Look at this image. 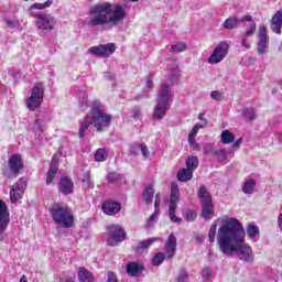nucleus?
<instances>
[{"label": "nucleus", "mask_w": 282, "mask_h": 282, "mask_svg": "<svg viewBox=\"0 0 282 282\" xmlns=\"http://www.w3.org/2000/svg\"><path fill=\"white\" fill-rule=\"evenodd\" d=\"M208 239L210 243L217 241V246L228 257L237 254L240 261L245 263H252L254 261V253L252 252V247L246 243V229L241 226V223L236 218H227L223 220L221 226L218 228L217 223H213Z\"/></svg>", "instance_id": "nucleus-1"}, {"label": "nucleus", "mask_w": 282, "mask_h": 282, "mask_svg": "<svg viewBox=\"0 0 282 282\" xmlns=\"http://www.w3.org/2000/svg\"><path fill=\"white\" fill-rule=\"evenodd\" d=\"M88 14L89 18L85 20V24L93 28L98 25L116 28L127 18L124 7L109 2H101L90 7Z\"/></svg>", "instance_id": "nucleus-2"}, {"label": "nucleus", "mask_w": 282, "mask_h": 282, "mask_svg": "<svg viewBox=\"0 0 282 282\" xmlns=\"http://www.w3.org/2000/svg\"><path fill=\"white\" fill-rule=\"evenodd\" d=\"M112 118L113 117L111 115L105 111V106H102L100 101H93L89 113L79 124V138H85V131H87L91 126L95 127L98 132L109 129Z\"/></svg>", "instance_id": "nucleus-3"}, {"label": "nucleus", "mask_w": 282, "mask_h": 282, "mask_svg": "<svg viewBox=\"0 0 282 282\" xmlns=\"http://www.w3.org/2000/svg\"><path fill=\"white\" fill-rule=\"evenodd\" d=\"M173 105V90L167 83H163L156 97L153 116L156 120H162L166 117V111Z\"/></svg>", "instance_id": "nucleus-4"}, {"label": "nucleus", "mask_w": 282, "mask_h": 282, "mask_svg": "<svg viewBox=\"0 0 282 282\" xmlns=\"http://www.w3.org/2000/svg\"><path fill=\"white\" fill-rule=\"evenodd\" d=\"M50 214L57 226H62V228H74V214H72L69 207L56 203L51 207Z\"/></svg>", "instance_id": "nucleus-5"}, {"label": "nucleus", "mask_w": 282, "mask_h": 282, "mask_svg": "<svg viewBox=\"0 0 282 282\" xmlns=\"http://www.w3.org/2000/svg\"><path fill=\"white\" fill-rule=\"evenodd\" d=\"M45 96V86L43 83H35L30 91V96L25 99V106L29 111H36L43 105V97Z\"/></svg>", "instance_id": "nucleus-6"}, {"label": "nucleus", "mask_w": 282, "mask_h": 282, "mask_svg": "<svg viewBox=\"0 0 282 282\" xmlns=\"http://www.w3.org/2000/svg\"><path fill=\"white\" fill-rule=\"evenodd\" d=\"M198 197L203 208L202 217L204 219H213V215H215V207L213 205V197L208 189H206V186H200L198 189Z\"/></svg>", "instance_id": "nucleus-7"}, {"label": "nucleus", "mask_w": 282, "mask_h": 282, "mask_svg": "<svg viewBox=\"0 0 282 282\" xmlns=\"http://www.w3.org/2000/svg\"><path fill=\"white\" fill-rule=\"evenodd\" d=\"M229 51H230V44H228V42L218 43L214 47L210 56L207 59V63L209 65H219V63H221V61H224V58L228 56Z\"/></svg>", "instance_id": "nucleus-8"}, {"label": "nucleus", "mask_w": 282, "mask_h": 282, "mask_svg": "<svg viewBox=\"0 0 282 282\" xmlns=\"http://www.w3.org/2000/svg\"><path fill=\"white\" fill-rule=\"evenodd\" d=\"M177 202H180V187L176 183H172L169 217L174 224H180V221H182V218L175 215V210L177 209Z\"/></svg>", "instance_id": "nucleus-9"}, {"label": "nucleus", "mask_w": 282, "mask_h": 282, "mask_svg": "<svg viewBox=\"0 0 282 282\" xmlns=\"http://www.w3.org/2000/svg\"><path fill=\"white\" fill-rule=\"evenodd\" d=\"M108 230V246H118V243H122L124 239H127V232L120 225H109L107 227Z\"/></svg>", "instance_id": "nucleus-10"}, {"label": "nucleus", "mask_w": 282, "mask_h": 282, "mask_svg": "<svg viewBox=\"0 0 282 282\" xmlns=\"http://www.w3.org/2000/svg\"><path fill=\"white\" fill-rule=\"evenodd\" d=\"M35 25L37 30H43L45 32H52L56 28V18L50 13H43L35 18Z\"/></svg>", "instance_id": "nucleus-11"}, {"label": "nucleus", "mask_w": 282, "mask_h": 282, "mask_svg": "<svg viewBox=\"0 0 282 282\" xmlns=\"http://www.w3.org/2000/svg\"><path fill=\"white\" fill-rule=\"evenodd\" d=\"M113 52H116L115 43L99 44L88 48V54H91L93 56H99L101 58L111 56Z\"/></svg>", "instance_id": "nucleus-12"}, {"label": "nucleus", "mask_w": 282, "mask_h": 282, "mask_svg": "<svg viewBox=\"0 0 282 282\" xmlns=\"http://www.w3.org/2000/svg\"><path fill=\"white\" fill-rule=\"evenodd\" d=\"M258 46L257 52L258 54H267L270 47V36H268V28L264 24L259 26V34H258Z\"/></svg>", "instance_id": "nucleus-13"}, {"label": "nucleus", "mask_w": 282, "mask_h": 282, "mask_svg": "<svg viewBox=\"0 0 282 282\" xmlns=\"http://www.w3.org/2000/svg\"><path fill=\"white\" fill-rule=\"evenodd\" d=\"M26 186L28 181H25V178H20L15 184L12 185L10 189L11 204H17L19 199L23 197V193H25Z\"/></svg>", "instance_id": "nucleus-14"}, {"label": "nucleus", "mask_w": 282, "mask_h": 282, "mask_svg": "<svg viewBox=\"0 0 282 282\" xmlns=\"http://www.w3.org/2000/svg\"><path fill=\"white\" fill-rule=\"evenodd\" d=\"M8 166L11 175H14V177H17V175H19V173L23 171V158L21 156V154L11 155L9 158Z\"/></svg>", "instance_id": "nucleus-15"}, {"label": "nucleus", "mask_w": 282, "mask_h": 282, "mask_svg": "<svg viewBox=\"0 0 282 282\" xmlns=\"http://www.w3.org/2000/svg\"><path fill=\"white\" fill-rule=\"evenodd\" d=\"M10 226V213L8 212V205L3 200H0V234L6 232Z\"/></svg>", "instance_id": "nucleus-16"}, {"label": "nucleus", "mask_w": 282, "mask_h": 282, "mask_svg": "<svg viewBox=\"0 0 282 282\" xmlns=\"http://www.w3.org/2000/svg\"><path fill=\"white\" fill-rule=\"evenodd\" d=\"M61 158V153L54 154L50 164V169L46 176V184L50 185L54 182V177H56V173L58 172V160Z\"/></svg>", "instance_id": "nucleus-17"}, {"label": "nucleus", "mask_w": 282, "mask_h": 282, "mask_svg": "<svg viewBox=\"0 0 282 282\" xmlns=\"http://www.w3.org/2000/svg\"><path fill=\"white\" fill-rule=\"evenodd\" d=\"M52 3H54V0H46L43 3L35 2L29 8V13L31 17H33V19H36V18L43 15V13H41L36 10H46V8H50L52 6Z\"/></svg>", "instance_id": "nucleus-18"}, {"label": "nucleus", "mask_w": 282, "mask_h": 282, "mask_svg": "<svg viewBox=\"0 0 282 282\" xmlns=\"http://www.w3.org/2000/svg\"><path fill=\"white\" fill-rule=\"evenodd\" d=\"M122 209V206L118 202L107 200L102 204L101 210L105 215H118V213Z\"/></svg>", "instance_id": "nucleus-19"}, {"label": "nucleus", "mask_w": 282, "mask_h": 282, "mask_svg": "<svg viewBox=\"0 0 282 282\" xmlns=\"http://www.w3.org/2000/svg\"><path fill=\"white\" fill-rule=\"evenodd\" d=\"M175 250H177V238L174 235H170L165 243L167 259L175 257Z\"/></svg>", "instance_id": "nucleus-20"}, {"label": "nucleus", "mask_w": 282, "mask_h": 282, "mask_svg": "<svg viewBox=\"0 0 282 282\" xmlns=\"http://www.w3.org/2000/svg\"><path fill=\"white\" fill-rule=\"evenodd\" d=\"M59 191L63 195H72L74 193V183L67 176H62L59 180Z\"/></svg>", "instance_id": "nucleus-21"}, {"label": "nucleus", "mask_w": 282, "mask_h": 282, "mask_svg": "<svg viewBox=\"0 0 282 282\" xmlns=\"http://www.w3.org/2000/svg\"><path fill=\"white\" fill-rule=\"evenodd\" d=\"M126 270L129 276H140V273L144 272V265L138 262H129Z\"/></svg>", "instance_id": "nucleus-22"}, {"label": "nucleus", "mask_w": 282, "mask_h": 282, "mask_svg": "<svg viewBox=\"0 0 282 282\" xmlns=\"http://www.w3.org/2000/svg\"><path fill=\"white\" fill-rule=\"evenodd\" d=\"M281 28H282V11H278L271 20V30L275 34H281Z\"/></svg>", "instance_id": "nucleus-23"}, {"label": "nucleus", "mask_w": 282, "mask_h": 282, "mask_svg": "<svg viewBox=\"0 0 282 282\" xmlns=\"http://www.w3.org/2000/svg\"><path fill=\"white\" fill-rule=\"evenodd\" d=\"M159 215H160V194H156L155 200H154V213L148 219L149 227H151L152 225L155 224V221H158Z\"/></svg>", "instance_id": "nucleus-24"}, {"label": "nucleus", "mask_w": 282, "mask_h": 282, "mask_svg": "<svg viewBox=\"0 0 282 282\" xmlns=\"http://www.w3.org/2000/svg\"><path fill=\"white\" fill-rule=\"evenodd\" d=\"M247 235L248 238L253 241V243H257V241H259V226L250 223L247 227Z\"/></svg>", "instance_id": "nucleus-25"}, {"label": "nucleus", "mask_w": 282, "mask_h": 282, "mask_svg": "<svg viewBox=\"0 0 282 282\" xmlns=\"http://www.w3.org/2000/svg\"><path fill=\"white\" fill-rule=\"evenodd\" d=\"M256 186L257 181L249 178L242 184V193H245V195H252V193H254Z\"/></svg>", "instance_id": "nucleus-26"}, {"label": "nucleus", "mask_w": 282, "mask_h": 282, "mask_svg": "<svg viewBox=\"0 0 282 282\" xmlns=\"http://www.w3.org/2000/svg\"><path fill=\"white\" fill-rule=\"evenodd\" d=\"M134 149H139V151L142 153L143 158H145V159L151 156V152H149V148L144 143L134 144L130 150L131 155H135Z\"/></svg>", "instance_id": "nucleus-27"}, {"label": "nucleus", "mask_w": 282, "mask_h": 282, "mask_svg": "<svg viewBox=\"0 0 282 282\" xmlns=\"http://www.w3.org/2000/svg\"><path fill=\"white\" fill-rule=\"evenodd\" d=\"M155 194V191L153 189V184L148 185L143 191V202L144 204H151L153 202V195Z\"/></svg>", "instance_id": "nucleus-28"}, {"label": "nucleus", "mask_w": 282, "mask_h": 282, "mask_svg": "<svg viewBox=\"0 0 282 282\" xmlns=\"http://www.w3.org/2000/svg\"><path fill=\"white\" fill-rule=\"evenodd\" d=\"M78 279H79V282H94V274H91V272H89L85 268H79Z\"/></svg>", "instance_id": "nucleus-29"}, {"label": "nucleus", "mask_w": 282, "mask_h": 282, "mask_svg": "<svg viewBox=\"0 0 282 282\" xmlns=\"http://www.w3.org/2000/svg\"><path fill=\"white\" fill-rule=\"evenodd\" d=\"M214 155L218 158L219 162H226L229 156L232 158V151L226 149L215 150Z\"/></svg>", "instance_id": "nucleus-30"}, {"label": "nucleus", "mask_w": 282, "mask_h": 282, "mask_svg": "<svg viewBox=\"0 0 282 282\" xmlns=\"http://www.w3.org/2000/svg\"><path fill=\"white\" fill-rule=\"evenodd\" d=\"M177 180L180 182H191L193 180V171L187 169H182L177 173Z\"/></svg>", "instance_id": "nucleus-31"}, {"label": "nucleus", "mask_w": 282, "mask_h": 282, "mask_svg": "<svg viewBox=\"0 0 282 282\" xmlns=\"http://www.w3.org/2000/svg\"><path fill=\"white\" fill-rule=\"evenodd\" d=\"M79 107L85 111V109L89 108V98L87 95V90H80L78 95Z\"/></svg>", "instance_id": "nucleus-32"}, {"label": "nucleus", "mask_w": 282, "mask_h": 282, "mask_svg": "<svg viewBox=\"0 0 282 282\" xmlns=\"http://www.w3.org/2000/svg\"><path fill=\"white\" fill-rule=\"evenodd\" d=\"M220 142L223 144H232V142H235V133L229 130H224L220 134Z\"/></svg>", "instance_id": "nucleus-33"}, {"label": "nucleus", "mask_w": 282, "mask_h": 282, "mask_svg": "<svg viewBox=\"0 0 282 282\" xmlns=\"http://www.w3.org/2000/svg\"><path fill=\"white\" fill-rule=\"evenodd\" d=\"M240 23V20L239 18L237 17H231V18H228L227 20H225L224 22V28L225 30H235V28H237Z\"/></svg>", "instance_id": "nucleus-34"}, {"label": "nucleus", "mask_w": 282, "mask_h": 282, "mask_svg": "<svg viewBox=\"0 0 282 282\" xmlns=\"http://www.w3.org/2000/svg\"><path fill=\"white\" fill-rule=\"evenodd\" d=\"M155 241H160V238L153 237V238H149L148 240H143L139 242V245L137 246L138 252H140V250H147V248H149L151 243H155Z\"/></svg>", "instance_id": "nucleus-35"}, {"label": "nucleus", "mask_w": 282, "mask_h": 282, "mask_svg": "<svg viewBox=\"0 0 282 282\" xmlns=\"http://www.w3.org/2000/svg\"><path fill=\"white\" fill-rule=\"evenodd\" d=\"M186 166H187V171H195V169H197V166H199V159H197V156H189L186 160Z\"/></svg>", "instance_id": "nucleus-36"}, {"label": "nucleus", "mask_w": 282, "mask_h": 282, "mask_svg": "<svg viewBox=\"0 0 282 282\" xmlns=\"http://www.w3.org/2000/svg\"><path fill=\"white\" fill-rule=\"evenodd\" d=\"M208 123V121L204 120V123H196L192 131L188 134V139H195L197 138V133H199V129H205L206 124Z\"/></svg>", "instance_id": "nucleus-37"}, {"label": "nucleus", "mask_w": 282, "mask_h": 282, "mask_svg": "<svg viewBox=\"0 0 282 282\" xmlns=\"http://www.w3.org/2000/svg\"><path fill=\"white\" fill-rule=\"evenodd\" d=\"M107 158H109V154L102 148H99L95 153V162H106Z\"/></svg>", "instance_id": "nucleus-38"}, {"label": "nucleus", "mask_w": 282, "mask_h": 282, "mask_svg": "<svg viewBox=\"0 0 282 282\" xmlns=\"http://www.w3.org/2000/svg\"><path fill=\"white\" fill-rule=\"evenodd\" d=\"M164 259H166V254L164 252H159L152 258V265H162L164 263Z\"/></svg>", "instance_id": "nucleus-39"}, {"label": "nucleus", "mask_w": 282, "mask_h": 282, "mask_svg": "<svg viewBox=\"0 0 282 282\" xmlns=\"http://www.w3.org/2000/svg\"><path fill=\"white\" fill-rule=\"evenodd\" d=\"M120 180H122V175H120L118 172H110L107 175V181L110 184H116V182H120Z\"/></svg>", "instance_id": "nucleus-40"}, {"label": "nucleus", "mask_w": 282, "mask_h": 282, "mask_svg": "<svg viewBox=\"0 0 282 282\" xmlns=\"http://www.w3.org/2000/svg\"><path fill=\"white\" fill-rule=\"evenodd\" d=\"M257 32V23L251 22L246 25L245 34L246 36H254V33Z\"/></svg>", "instance_id": "nucleus-41"}, {"label": "nucleus", "mask_w": 282, "mask_h": 282, "mask_svg": "<svg viewBox=\"0 0 282 282\" xmlns=\"http://www.w3.org/2000/svg\"><path fill=\"white\" fill-rule=\"evenodd\" d=\"M184 219H186L187 221H195V219H197V212L193 210V209H187L184 214H183Z\"/></svg>", "instance_id": "nucleus-42"}, {"label": "nucleus", "mask_w": 282, "mask_h": 282, "mask_svg": "<svg viewBox=\"0 0 282 282\" xmlns=\"http://www.w3.org/2000/svg\"><path fill=\"white\" fill-rule=\"evenodd\" d=\"M8 28H11V30H21V22L19 20H4Z\"/></svg>", "instance_id": "nucleus-43"}, {"label": "nucleus", "mask_w": 282, "mask_h": 282, "mask_svg": "<svg viewBox=\"0 0 282 282\" xmlns=\"http://www.w3.org/2000/svg\"><path fill=\"white\" fill-rule=\"evenodd\" d=\"M171 51L172 52H185L186 51V44H184L183 42H177L176 44H173L171 46Z\"/></svg>", "instance_id": "nucleus-44"}, {"label": "nucleus", "mask_w": 282, "mask_h": 282, "mask_svg": "<svg viewBox=\"0 0 282 282\" xmlns=\"http://www.w3.org/2000/svg\"><path fill=\"white\" fill-rule=\"evenodd\" d=\"M203 153L204 155H215V150L213 149V144L210 143H206L204 147H203Z\"/></svg>", "instance_id": "nucleus-45"}, {"label": "nucleus", "mask_w": 282, "mask_h": 282, "mask_svg": "<svg viewBox=\"0 0 282 282\" xmlns=\"http://www.w3.org/2000/svg\"><path fill=\"white\" fill-rule=\"evenodd\" d=\"M241 46L246 50H250V36L245 34L241 35Z\"/></svg>", "instance_id": "nucleus-46"}, {"label": "nucleus", "mask_w": 282, "mask_h": 282, "mask_svg": "<svg viewBox=\"0 0 282 282\" xmlns=\"http://www.w3.org/2000/svg\"><path fill=\"white\" fill-rule=\"evenodd\" d=\"M187 141L191 149H193L194 151H202V147H199V143H197L195 139H187Z\"/></svg>", "instance_id": "nucleus-47"}, {"label": "nucleus", "mask_w": 282, "mask_h": 282, "mask_svg": "<svg viewBox=\"0 0 282 282\" xmlns=\"http://www.w3.org/2000/svg\"><path fill=\"white\" fill-rule=\"evenodd\" d=\"M210 98H212V100L219 101V100H221L224 98V94H221L220 91H217V90H213L210 93Z\"/></svg>", "instance_id": "nucleus-48"}, {"label": "nucleus", "mask_w": 282, "mask_h": 282, "mask_svg": "<svg viewBox=\"0 0 282 282\" xmlns=\"http://www.w3.org/2000/svg\"><path fill=\"white\" fill-rule=\"evenodd\" d=\"M245 116L249 119V120H254V118H257V115L254 113V109L249 108L245 110Z\"/></svg>", "instance_id": "nucleus-49"}, {"label": "nucleus", "mask_w": 282, "mask_h": 282, "mask_svg": "<svg viewBox=\"0 0 282 282\" xmlns=\"http://www.w3.org/2000/svg\"><path fill=\"white\" fill-rule=\"evenodd\" d=\"M186 279H188V273L186 272V270H181L177 282H186Z\"/></svg>", "instance_id": "nucleus-50"}, {"label": "nucleus", "mask_w": 282, "mask_h": 282, "mask_svg": "<svg viewBox=\"0 0 282 282\" xmlns=\"http://www.w3.org/2000/svg\"><path fill=\"white\" fill-rule=\"evenodd\" d=\"M107 282H118V276L112 271L107 273Z\"/></svg>", "instance_id": "nucleus-51"}, {"label": "nucleus", "mask_w": 282, "mask_h": 282, "mask_svg": "<svg viewBox=\"0 0 282 282\" xmlns=\"http://www.w3.org/2000/svg\"><path fill=\"white\" fill-rule=\"evenodd\" d=\"M202 276H203V279H210V276H213V272L210 271L209 268H205L202 271Z\"/></svg>", "instance_id": "nucleus-52"}, {"label": "nucleus", "mask_w": 282, "mask_h": 282, "mask_svg": "<svg viewBox=\"0 0 282 282\" xmlns=\"http://www.w3.org/2000/svg\"><path fill=\"white\" fill-rule=\"evenodd\" d=\"M83 186L84 188H94V183L90 178H86L83 181Z\"/></svg>", "instance_id": "nucleus-53"}, {"label": "nucleus", "mask_w": 282, "mask_h": 282, "mask_svg": "<svg viewBox=\"0 0 282 282\" xmlns=\"http://www.w3.org/2000/svg\"><path fill=\"white\" fill-rule=\"evenodd\" d=\"M33 129L35 131H43V127H41V120H35L34 123H33Z\"/></svg>", "instance_id": "nucleus-54"}, {"label": "nucleus", "mask_w": 282, "mask_h": 282, "mask_svg": "<svg viewBox=\"0 0 282 282\" xmlns=\"http://www.w3.org/2000/svg\"><path fill=\"white\" fill-rule=\"evenodd\" d=\"M240 23L243 21H248V23H254V20H252V15H245L242 18L239 19Z\"/></svg>", "instance_id": "nucleus-55"}, {"label": "nucleus", "mask_w": 282, "mask_h": 282, "mask_svg": "<svg viewBox=\"0 0 282 282\" xmlns=\"http://www.w3.org/2000/svg\"><path fill=\"white\" fill-rule=\"evenodd\" d=\"M145 87L147 89H153V79L151 77H147Z\"/></svg>", "instance_id": "nucleus-56"}, {"label": "nucleus", "mask_w": 282, "mask_h": 282, "mask_svg": "<svg viewBox=\"0 0 282 282\" xmlns=\"http://www.w3.org/2000/svg\"><path fill=\"white\" fill-rule=\"evenodd\" d=\"M132 118H134L135 120H138V118H140V108L132 109Z\"/></svg>", "instance_id": "nucleus-57"}, {"label": "nucleus", "mask_w": 282, "mask_h": 282, "mask_svg": "<svg viewBox=\"0 0 282 282\" xmlns=\"http://www.w3.org/2000/svg\"><path fill=\"white\" fill-rule=\"evenodd\" d=\"M177 78H180V70H175V73H174V77H171V82L172 83H175V80H177Z\"/></svg>", "instance_id": "nucleus-58"}, {"label": "nucleus", "mask_w": 282, "mask_h": 282, "mask_svg": "<svg viewBox=\"0 0 282 282\" xmlns=\"http://www.w3.org/2000/svg\"><path fill=\"white\" fill-rule=\"evenodd\" d=\"M278 226H279L280 230H282V214H280L278 217Z\"/></svg>", "instance_id": "nucleus-59"}, {"label": "nucleus", "mask_w": 282, "mask_h": 282, "mask_svg": "<svg viewBox=\"0 0 282 282\" xmlns=\"http://www.w3.org/2000/svg\"><path fill=\"white\" fill-rule=\"evenodd\" d=\"M105 78H108L109 80L113 79V74L111 73H106Z\"/></svg>", "instance_id": "nucleus-60"}, {"label": "nucleus", "mask_w": 282, "mask_h": 282, "mask_svg": "<svg viewBox=\"0 0 282 282\" xmlns=\"http://www.w3.org/2000/svg\"><path fill=\"white\" fill-rule=\"evenodd\" d=\"M239 144H241V139H238L234 144L232 148L237 149V147H239Z\"/></svg>", "instance_id": "nucleus-61"}, {"label": "nucleus", "mask_w": 282, "mask_h": 282, "mask_svg": "<svg viewBox=\"0 0 282 282\" xmlns=\"http://www.w3.org/2000/svg\"><path fill=\"white\" fill-rule=\"evenodd\" d=\"M198 120L202 121L200 124H204V120H206V119L204 118V115H203V113H199V115H198Z\"/></svg>", "instance_id": "nucleus-62"}, {"label": "nucleus", "mask_w": 282, "mask_h": 282, "mask_svg": "<svg viewBox=\"0 0 282 282\" xmlns=\"http://www.w3.org/2000/svg\"><path fill=\"white\" fill-rule=\"evenodd\" d=\"M20 282H28V276L22 275L21 279H20Z\"/></svg>", "instance_id": "nucleus-63"}, {"label": "nucleus", "mask_w": 282, "mask_h": 282, "mask_svg": "<svg viewBox=\"0 0 282 282\" xmlns=\"http://www.w3.org/2000/svg\"><path fill=\"white\" fill-rule=\"evenodd\" d=\"M24 1H34V0H24Z\"/></svg>", "instance_id": "nucleus-64"}]
</instances>
